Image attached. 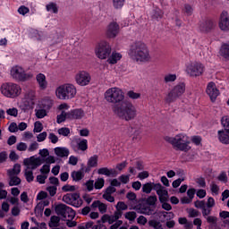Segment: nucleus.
I'll return each instance as SVG.
<instances>
[{
    "mask_svg": "<svg viewBox=\"0 0 229 229\" xmlns=\"http://www.w3.org/2000/svg\"><path fill=\"white\" fill-rule=\"evenodd\" d=\"M116 212H123V210H128V205L123 201H119L116 204Z\"/></svg>",
    "mask_w": 229,
    "mask_h": 229,
    "instance_id": "50",
    "label": "nucleus"
},
{
    "mask_svg": "<svg viewBox=\"0 0 229 229\" xmlns=\"http://www.w3.org/2000/svg\"><path fill=\"white\" fill-rule=\"evenodd\" d=\"M185 72L191 78H198L205 72V65L199 62H191L186 64Z\"/></svg>",
    "mask_w": 229,
    "mask_h": 229,
    "instance_id": "7",
    "label": "nucleus"
},
{
    "mask_svg": "<svg viewBox=\"0 0 229 229\" xmlns=\"http://www.w3.org/2000/svg\"><path fill=\"white\" fill-rule=\"evenodd\" d=\"M218 26L222 31H229V14L228 12L223 11L220 14Z\"/></svg>",
    "mask_w": 229,
    "mask_h": 229,
    "instance_id": "19",
    "label": "nucleus"
},
{
    "mask_svg": "<svg viewBox=\"0 0 229 229\" xmlns=\"http://www.w3.org/2000/svg\"><path fill=\"white\" fill-rule=\"evenodd\" d=\"M88 165L89 167H97L98 166V156L91 157L88 161Z\"/></svg>",
    "mask_w": 229,
    "mask_h": 229,
    "instance_id": "52",
    "label": "nucleus"
},
{
    "mask_svg": "<svg viewBox=\"0 0 229 229\" xmlns=\"http://www.w3.org/2000/svg\"><path fill=\"white\" fill-rule=\"evenodd\" d=\"M113 112L122 121H133L138 115L137 107L130 100L113 106Z\"/></svg>",
    "mask_w": 229,
    "mask_h": 229,
    "instance_id": "2",
    "label": "nucleus"
},
{
    "mask_svg": "<svg viewBox=\"0 0 229 229\" xmlns=\"http://www.w3.org/2000/svg\"><path fill=\"white\" fill-rule=\"evenodd\" d=\"M68 164L70 165H78V157H76L75 156H71L69 157Z\"/></svg>",
    "mask_w": 229,
    "mask_h": 229,
    "instance_id": "64",
    "label": "nucleus"
},
{
    "mask_svg": "<svg viewBox=\"0 0 229 229\" xmlns=\"http://www.w3.org/2000/svg\"><path fill=\"white\" fill-rule=\"evenodd\" d=\"M92 77L87 71H79L75 74V81L80 87H87L90 83Z\"/></svg>",
    "mask_w": 229,
    "mask_h": 229,
    "instance_id": "13",
    "label": "nucleus"
},
{
    "mask_svg": "<svg viewBox=\"0 0 229 229\" xmlns=\"http://www.w3.org/2000/svg\"><path fill=\"white\" fill-rule=\"evenodd\" d=\"M126 0H113V6L115 10H121L124 6V2Z\"/></svg>",
    "mask_w": 229,
    "mask_h": 229,
    "instance_id": "48",
    "label": "nucleus"
},
{
    "mask_svg": "<svg viewBox=\"0 0 229 229\" xmlns=\"http://www.w3.org/2000/svg\"><path fill=\"white\" fill-rule=\"evenodd\" d=\"M183 94H185V83L180 82L166 95L165 101L169 104L174 103V101L179 98H182Z\"/></svg>",
    "mask_w": 229,
    "mask_h": 229,
    "instance_id": "8",
    "label": "nucleus"
},
{
    "mask_svg": "<svg viewBox=\"0 0 229 229\" xmlns=\"http://www.w3.org/2000/svg\"><path fill=\"white\" fill-rule=\"evenodd\" d=\"M176 74H166L164 77L165 83H173V81H176Z\"/></svg>",
    "mask_w": 229,
    "mask_h": 229,
    "instance_id": "46",
    "label": "nucleus"
},
{
    "mask_svg": "<svg viewBox=\"0 0 229 229\" xmlns=\"http://www.w3.org/2000/svg\"><path fill=\"white\" fill-rule=\"evenodd\" d=\"M152 21H159L164 17V11L158 8V6L154 5L152 10L150 11L149 13Z\"/></svg>",
    "mask_w": 229,
    "mask_h": 229,
    "instance_id": "23",
    "label": "nucleus"
},
{
    "mask_svg": "<svg viewBox=\"0 0 229 229\" xmlns=\"http://www.w3.org/2000/svg\"><path fill=\"white\" fill-rule=\"evenodd\" d=\"M36 117L38 119H44L47 115V111L44 108L35 109Z\"/></svg>",
    "mask_w": 229,
    "mask_h": 229,
    "instance_id": "39",
    "label": "nucleus"
},
{
    "mask_svg": "<svg viewBox=\"0 0 229 229\" xmlns=\"http://www.w3.org/2000/svg\"><path fill=\"white\" fill-rule=\"evenodd\" d=\"M120 27L116 21H111L106 29V36L108 38H115L119 35Z\"/></svg>",
    "mask_w": 229,
    "mask_h": 229,
    "instance_id": "16",
    "label": "nucleus"
},
{
    "mask_svg": "<svg viewBox=\"0 0 229 229\" xmlns=\"http://www.w3.org/2000/svg\"><path fill=\"white\" fill-rule=\"evenodd\" d=\"M206 92L213 102L216 101V99H217V96H219V89H217L216 83L212 81L208 84Z\"/></svg>",
    "mask_w": 229,
    "mask_h": 229,
    "instance_id": "21",
    "label": "nucleus"
},
{
    "mask_svg": "<svg viewBox=\"0 0 229 229\" xmlns=\"http://www.w3.org/2000/svg\"><path fill=\"white\" fill-rule=\"evenodd\" d=\"M37 83L41 90H46L47 89V80L44 73H38L36 76Z\"/></svg>",
    "mask_w": 229,
    "mask_h": 229,
    "instance_id": "24",
    "label": "nucleus"
},
{
    "mask_svg": "<svg viewBox=\"0 0 229 229\" xmlns=\"http://www.w3.org/2000/svg\"><path fill=\"white\" fill-rule=\"evenodd\" d=\"M127 96L130 98V99H139V98H140V93H137L133 90H129L127 92Z\"/></svg>",
    "mask_w": 229,
    "mask_h": 229,
    "instance_id": "56",
    "label": "nucleus"
},
{
    "mask_svg": "<svg viewBox=\"0 0 229 229\" xmlns=\"http://www.w3.org/2000/svg\"><path fill=\"white\" fill-rule=\"evenodd\" d=\"M60 226V218L56 216H53L50 218L49 227L50 228H56Z\"/></svg>",
    "mask_w": 229,
    "mask_h": 229,
    "instance_id": "37",
    "label": "nucleus"
},
{
    "mask_svg": "<svg viewBox=\"0 0 229 229\" xmlns=\"http://www.w3.org/2000/svg\"><path fill=\"white\" fill-rule=\"evenodd\" d=\"M0 90L5 98H11L13 99L14 98H18L21 96L22 92V89L18 84L13 82H5L1 85Z\"/></svg>",
    "mask_w": 229,
    "mask_h": 229,
    "instance_id": "6",
    "label": "nucleus"
},
{
    "mask_svg": "<svg viewBox=\"0 0 229 229\" xmlns=\"http://www.w3.org/2000/svg\"><path fill=\"white\" fill-rule=\"evenodd\" d=\"M6 114L12 117H17V115H19V110L17 107L9 108L6 110Z\"/></svg>",
    "mask_w": 229,
    "mask_h": 229,
    "instance_id": "53",
    "label": "nucleus"
},
{
    "mask_svg": "<svg viewBox=\"0 0 229 229\" xmlns=\"http://www.w3.org/2000/svg\"><path fill=\"white\" fill-rule=\"evenodd\" d=\"M71 146L75 153H80V151H87L89 149V141L87 140H77L72 141Z\"/></svg>",
    "mask_w": 229,
    "mask_h": 229,
    "instance_id": "17",
    "label": "nucleus"
},
{
    "mask_svg": "<svg viewBox=\"0 0 229 229\" xmlns=\"http://www.w3.org/2000/svg\"><path fill=\"white\" fill-rule=\"evenodd\" d=\"M214 28V23L210 21H203L200 24V30L201 31H210Z\"/></svg>",
    "mask_w": 229,
    "mask_h": 229,
    "instance_id": "34",
    "label": "nucleus"
},
{
    "mask_svg": "<svg viewBox=\"0 0 229 229\" xmlns=\"http://www.w3.org/2000/svg\"><path fill=\"white\" fill-rule=\"evenodd\" d=\"M194 206L196 208H200L203 210L207 207V203L205 200H197L194 202Z\"/></svg>",
    "mask_w": 229,
    "mask_h": 229,
    "instance_id": "58",
    "label": "nucleus"
},
{
    "mask_svg": "<svg viewBox=\"0 0 229 229\" xmlns=\"http://www.w3.org/2000/svg\"><path fill=\"white\" fill-rule=\"evenodd\" d=\"M18 13H20V15H26V13H30V8L21 5L18 8Z\"/></svg>",
    "mask_w": 229,
    "mask_h": 229,
    "instance_id": "60",
    "label": "nucleus"
},
{
    "mask_svg": "<svg viewBox=\"0 0 229 229\" xmlns=\"http://www.w3.org/2000/svg\"><path fill=\"white\" fill-rule=\"evenodd\" d=\"M104 98L107 103H111L112 105H121V103L124 102V91L121 89V88L114 87L109 88L105 93Z\"/></svg>",
    "mask_w": 229,
    "mask_h": 229,
    "instance_id": "4",
    "label": "nucleus"
},
{
    "mask_svg": "<svg viewBox=\"0 0 229 229\" xmlns=\"http://www.w3.org/2000/svg\"><path fill=\"white\" fill-rule=\"evenodd\" d=\"M84 185L88 192H92V191H94V180H89Z\"/></svg>",
    "mask_w": 229,
    "mask_h": 229,
    "instance_id": "57",
    "label": "nucleus"
},
{
    "mask_svg": "<svg viewBox=\"0 0 229 229\" xmlns=\"http://www.w3.org/2000/svg\"><path fill=\"white\" fill-rule=\"evenodd\" d=\"M85 117V112L82 109H73L68 112V119L71 121L74 119H83Z\"/></svg>",
    "mask_w": 229,
    "mask_h": 229,
    "instance_id": "22",
    "label": "nucleus"
},
{
    "mask_svg": "<svg viewBox=\"0 0 229 229\" xmlns=\"http://www.w3.org/2000/svg\"><path fill=\"white\" fill-rule=\"evenodd\" d=\"M210 214H212V208H208V207H205L202 209V216L205 219H207V217H208L210 216Z\"/></svg>",
    "mask_w": 229,
    "mask_h": 229,
    "instance_id": "59",
    "label": "nucleus"
},
{
    "mask_svg": "<svg viewBox=\"0 0 229 229\" xmlns=\"http://www.w3.org/2000/svg\"><path fill=\"white\" fill-rule=\"evenodd\" d=\"M154 191H156L160 203L169 201V191H167V188L160 184V182L154 184Z\"/></svg>",
    "mask_w": 229,
    "mask_h": 229,
    "instance_id": "14",
    "label": "nucleus"
},
{
    "mask_svg": "<svg viewBox=\"0 0 229 229\" xmlns=\"http://www.w3.org/2000/svg\"><path fill=\"white\" fill-rule=\"evenodd\" d=\"M71 177L72 178L73 182H81L85 177V174L81 171H73L71 174Z\"/></svg>",
    "mask_w": 229,
    "mask_h": 229,
    "instance_id": "31",
    "label": "nucleus"
},
{
    "mask_svg": "<svg viewBox=\"0 0 229 229\" xmlns=\"http://www.w3.org/2000/svg\"><path fill=\"white\" fill-rule=\"evenodd\" d=\"M193 12H194V9L191 4H184L183 13H185V15L191 16L192 15Z\"/></svg>",
    "mask_w": 229,
    "mask_h": 229,
    "instance_id": "49",
    "label": "nucleus"
},
{
    "mask_svg": "<svg viewBox=\"0 0 229 229\" xmlns=\"http://www.w3.org/2000/svg\"><path fill=\"white\" fill-rule=\"evenodd\" d=\"M55 153L57 157H60V158H67L71 152L69 151V148L65 147H56L55 148Z\"/></svg>",
    "mask_w": 229,
    "mask_h": 229,
    "instance_id": "26",
    "label": "nucleus"
},
{
    "mask_svg": "<svg viewBox=\"0 0 229 229\" xmlns=\"http://www.w3.org/2000/svg\"><path fill=\"white\" fill-rule=\"evenodd\" d=\"M91 208H98L100 214H106L108 207L106 204L101 202L100 200H95L91 204Z\"/></svg>",
    "mask_w": 229,
    "mask_h": 229,
    "instance_id": "25",
    "label": "nucleus"
},
{
    "mask_svg": "<svg viewBox=\"0 0 229 229\" xmlns=\"http://www.w3.org/2000/svg\"><path fill=\"white\" fill-rule=\"evenodd\" d=\"M155 185H157L155 182H147L143 184L142 192H145V194H151V191H155Z\"/></svg>",
    "mask_w": 229,
    "mask_h": 229,
    "instance_id": "32",
    "label": "nucleus"
},
{
    "mask_svg": "<svg viewBox=\"0 0 229 229\" xmlns=\"http://www.w3.org/2000/svg\"><path fill=\"white\" fill-rule=\"evenodd\" d=\"M165 142H168L173 146V148H176L179 151H189L191 149V139L185 133H179L174 137H165Z\"/></svg>",
    "mask_w": 229,
    "mask_h": 229,
    "instance_id": "3",
    "label": "nucleus"
},
{
    "mask_svg": "<svg viewBox=\"0 0 229 229\" xmlns=\"http://www.w3.org/2000/svg\"><path fill=\"white\" fill-rule=\"evenodd\" d=\"M221 124H222L223 128H225V131L227 133H229V116L228 115L222 117Z\"/></svg>",
    "mask_w": 229,
    "mask_h": 229,
    "instance_id": "41",
    "label": "nucleus"
},
{
    "mask_svg": "<svg viewBox=\"0 0 229 229\" xmlns=\"http://www.w3.org/2000/svg\"><path fill=\"white\" fill-rule=\"evenodd\" d=\"M16 149L18 151H26V149H28V144H26L24 142H20L17 144Z\"/></svg>",
    "mask_w": 229,
    "mask_h": 229,
    "instance_id": "61",
    "label": "nucleus"
},
{
    "mask_svg": "<svg viewBox=\"0 0 229 229\" xmlns=\"http://www.w3.org/2000/svg\"><path fill=\"white\" fill-rule=\"evenodd\" d=\"M157 201H158V199H157V195L149 196L147 198V204L148 207H155L157 205Z\"/></svg>",
    "mask_w": 229,
    "mask_h": 229,
    "instance_id": "47",
    "label": "nucleus"
},
{
    "mask_svg": "<svg viewBox=\"0 0 229 229\" xmlns=\"http://www.w3.org/2000/svg\"><path fill=\"white\" fill-rule=\"evenodd\" d=\"M218 140L222 144H229V132L225 131H218Z\"/></svg>",
    "mask_w": 229,
    "mask_h": 229,
    "instance_id": "30",
    "label": "nucleus"
},
{
    "mask_svg": "<svg viewBox=\"0 0 229 229\" xmlns=\"http://www.w3.org/2000/svg\"><path fill=\"white\" fill-rule=\"evenodd\" d=\"M111 53L112 47H110V44L106 41H101L96 48V55L100 60H106Z\"/></svg>",
    "mask_w": 229,
    "mask_h": 229,
    "instance_id": "10",
    "label": "nucleus"
},
{
    "mask_svg": "<svg viewBox=\"0 0 229 229\" xmlns=\"http://www.w3.org/2000/svg\"><path fill=\"white\" fill-rule=\"evenodd\" d=\"M9 185L10 187H13L15 185H19L21 183V178L17 175L9 174Z\"/></svg>",
    "mask_w": 229,
    "mask_h": 229,
    "instance_id": "36",
    "label": "nucleus"
},
{
    "mask_svg": "<svg viewBox=\"0 0 229 229\" xmlns=\"http://www.w3.org/2000/svg\"><path fill=\"white\" fill-rule=\"evenodd\" d=\"M188 214L190 217H198L199 216V211L194 209V208H190L188 210Z\"/></svg>",
    "mask_w": 229,
    "mask_h": 229,
    "instance_id": "63",
    "label": "nucleus"
},
{
    "mask_svg": "<svg viewBox=\"0 0 229 229\" xmlns=\"http://www.w3.org/2000/svg\"><path fill=\"white\" fill-rule=\"evenodd\" d=\"M114 170L108 169V167H102L98 170V174H104L105 176H112Z\"/></svg>",
    "mask_w": 229,
    "mask_h": 229,
    "instance_id": "40",
    "label": "nucleus"
},
{
    "mask_svg": "<svg viewBox=\"0 0 229 229\" xmlns=\"http://www.w3.org/2000/svg\"><path fill=\"white\" fill-rule=\"evenodd\" d=\"M8 174H13L14 176H17L21 173V165L15 164L13 165V168L7 171Z\"/></svg>",
    "mask_w": 229,
    "mask_h": 229,
    "instance_id": "42",
    "label": "nucleus"
},
{
    "mask_svg": "<svg viewBox=\"0 0 229 229\" xmlns=\"http://www.w3.org/2000/svg\"><path fill=\"white\" fill-rule=\"evenodd\" d=\"M140 214H143L144 216H151L153 214V209L151 206L142 205L140 207Z\"/></svg>",
    "mask_w": 229,
    "mask_h": 229,
    "instance_id": "33",
    "label": "nucleus"
},
{
    "mask_svg": "<svg viewBox=\"0 0 229 229\" xmlns=\"http://www.w3.org/2000/svg\"><path fill=\"white\" fill-rule=\"evenodd\" d=\"M11 76L14 80H18L19 81H28V80H31V78H33V73L31 72L26 73V71H24V68H22L21 66L16 65L11 69Z\"/></svg>",
    "mask_w": 229,
    "mask_h": 229,
    "instance_id": "9",
    "label": "nucleus"
},
{
    "mask_svg": "<svg viewBox=\"0 0 229 229\" xmlns=\"http://www.w3.org/2000/svg\"><path fill=\"white\" fill-rule=\"evenodd\" d=\"M148 226L154 229H164V227L162 226V223L155 219L148 221Z\"/></svg>",
    "mask_w": 229,
    "mask_h": 229,
    "instance_id": "38",
    "label": "nucleus"
},
{
    "mask_svg": "<svg viewBox=\"0 0 229 229\" xmlns=\"http://www.w3.org/2000/svg\"><path fill=\"white\" fill-rule=\"evenodd\" d=\"M23 164L26 165L25 169H28V171H35L37 167L42 165V160L38 157H30V158H25Z\"/></svg>",
    "mask_w": 229,
    "mask_h": 229,
    "instance_id": "15",
    "label": "nucleus"
},
{
    "mask_svg": "<svg viewBox=\"0 0 229 229\" xmlns=\"http://www.w3.org/2000/svg\"><path fill=\"white\" fill-rule=\"evenodd\" d=\"M55 213L57 216H61L64 219H72L76 217V212L72 210V208L65 205V204H58L55 206Z\"/></svg>",
    "mask_w": 229,
    "mask_h": 229,
    "instance_id": "11",
    "label": "nucleus"
},
{
    "mask_svg": "<svg viewBox=\"0 0 229 229\" xmlns=\"http://www.w3.org/2000/svg\"><path fill=\"white\" fill-rule=\"evenodd\" d=\"M207 223H209L210 225H217V216H209L206 217Z\"/></svg>",
    "mask_w": 229,
    "mask_h": 229,
    "instance_id": "62",
    "label": "nucleus"
},
{
    "mask_svg": "<svg viewBox=\"0 0 229 229\" xmlns=\"http://www.w3.org/2000/svg\"><path fill=\"white\" fill-rule=\"evenodd\" d=\"M46 8L48 12H51V13H58V6H56V4L55 3L47 4Z\"/></svg>",
    "mask_w": 229,
    "mask_h": 229,
    "instance_id": "44",
    "label": "nucleus"
},
{
    "mask_svg": "<svg viewBox=\"0 0 229 229\" xmlns=\"http://www.w3.org/2000/svg\"><path fill=\"white\" fill-rule=\"evenodd\" d=\"M127 53L131 60H133V62H137L138 64H146V62L151 60L149 48H148V46L141 41L132 43Z\"/></svg>",
    "mask_w": 229,
    "mask_h": 229,
    "instance_id": "1",
    "label": "nucleus"
},
{
    "mask_svg": "<svg viewBox=\"0 0 229 229\" xmlns=\"http://www.w3.org/2000/svg\"><path fill=\"white\" fill-rule=\"evenodd\" d=\"M57 133L59 135H62L63 137H69V134L71 133V129L67 127H62L58 129Z\"/></svg>",
    "mask_w": 229,
    "mask_h": 229,
    "instance_id": "45",
    "label": "nucleus"
},
{
    "mask_svg": "<svg viewBox=\"0 0 229 229\" xmlns=\"http://www.w3.org/2000/svg\"><path fill=\"white\" fill-rule=\"evenodd\" d=\"M93 185L97 190L103 189V187H105V179L103 178L97 179L95 182H93Z\"/></svg>",
    "mask_w": 229,
    "mask_h": 229,
    "instance_id": "43",
    "label": "nucleus"
},
{
    "mask_svg": "<svg viewBox=\"0 0 229 229\" xmlns=\"http://www.w3.org/2000/svg\"><path fill=\"white\" fill-rule=\"evenodd\" d=\"M64 203L67 205H72V207H76V208H80L81 205H83V200L80 197L78 193H67L63 196Z\"/></svg>",
    "mask_w": 229,
    "mask_h": 229,
    "instance_id": "12",
    "label": "nucleus"
},
{
    "mask_svg": "<svg viewBox=\"0 0 229 229\" xmlns=\"http://www.w3.org/2000/svg\"><path fill=\"white\" fill-rule=\"evenodd\" d=\"M25 178L29 183L33 182V180H35V176H33V171L25 169Z\"/></svg>",
    "mask_w": 229,
    "mask_h": 229,
    "instance_id": "51",
    "label": "nucleus"
},
{
    "mask_svg": "<svg viewBox=\"0 0 229 229\" xmlns=\"http://www.w3.org/2000/svg\"><path fill=\"white\" fill-rule=\"evenodd\" d=\"M24 101L27 103L28 106H33V105H35V91H27L24 97Z\"/></svg>",
    "mask_w": 229,
    "mask_h": 229,
    "instance_id": "27",
    "label": "nucleus"
},
{
    "mask_svg": "<svg viewBox=\"0 0 229 229\" xmlns=\"http://www.w3.org/2000/svg\"><path fill=\"white\" fill-rule=\"evenodd\" d=\"M123 217V212L122 211H115L114 215H104L101 217L102 223H108L109 225H114V223H117L119 219Z\"/></svg>",
    "mask_w": 229,
    "mask_h": 229,
    "instance_id": "18",
    "label": "nucleus"
},
{
    "mask_svg": "<svg viewBox=\"0 0 229 229\" xmlns=\"http://www.w3.org/2000/svg\"><path fill=\"white\" fill-rule=\"evenodd\" d=\"M76 86L71 83L64 84L59 86L55 89V96L57 99L63 101H67L68 99H72L76 97L77 94Z\"/></svg>",
    "mask_w": 229,
    "mask_h": 229,
    "instance_id": "5",
    "label": "nucleus"
},
{
    "mask_svg": "<svg viewBox=\"0 0 229 229\" xmlns=\"http://www.w3.org/2000/svg\"><path fill=\"white\" fill-rule=\"evenodd\" d=\"M42 130H44V126L42 125V123L36 122L34 123V129H33L34 133H40Z\"/></svg>",
    "mask_w": 229,
    "mask_h": 229,
    "instance_id": "55",
    "label": "nucleus"
},
{
    "mask_svg": "<svg viewBox=\"0 0 229 229\" xmlns=\"http://www.w3.org/2000/svg\"><path fill=\"white\" fill-rule=\"evenodd\" d=\"M66 119H69V112L62 111L61 114L57 115L56 123L57 124H62V123H65Z\"/></svg>",
    "mask_w": 229,
    "mask_h": 229,
    "instance_id": "35",
    "label": "nucleus"
},
{
    "mask_svg": "<svg viewBox=\"0 0 229 229\" xmlns=\"http://www.w3.org/2000/svg\"><path fill=\"white\" fill-rule=\"evenodd\" d=\"M39 171L41 174L37 176V182L43 185V183H46V180H47V176L51 171V165H44Z\"/></svg>",
    "mask_w": 229,
    "mask_h": 229,
    "instance_id": "20",
    "label": "nucleus"
},
{
    "mask_svg": "<svg viewBox=\"0 0 229 229\" xmlns=\"http://www.w3.org/2000/svg\"><path fill=\"white\" fill-rule=\"evenodd\" d=\"M123 58V55L121 53L113 52L111 55L108 57L107 62L111 64V65L115 64L119 60Z\"/></svg>",
    "mask_w": 229,
    "mask_h": 229,
    "instance_id": "29",
    "label": "nucleus"
},
{
    "mask_svg": "<svg viewBox=\"0 0 229 229\" xmlns=\"http://www.w3.org/2000/svg\"><path fill=\"white\" fill-rule=\"evenodd\" d=\"M219 55L220 56H223V58H225V60H229V41L222 44Z\"/></svg>",
    "mask_w": 229,
    "mask_h": 229,
    "instance_id": "28",
    "label": "nucleus"
},
{
    "mask_svg": "<svg viewBox=\"0 0 229 229\" xmlns=\"http://www.w3.org/2000/svg\"><path fill=\"white\" fill-rule=\"evenodd\" d=\"M137 218V213L134 211H129L125 213V219H128L129 221H135Z\"/></svg>",
    "mask_w": 229,
    "mask_h": 229,
    "instance_id": "54",
    "label": "nucleus"
}]
</instances>
